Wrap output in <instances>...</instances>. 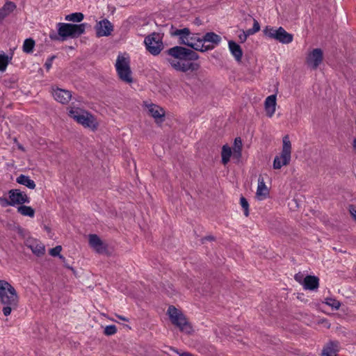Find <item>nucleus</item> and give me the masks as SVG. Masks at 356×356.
<instances>
[{
	"label": "nucleus",
	"instance_id": "5",
	"mask_svg": "<svg viewBox=\"0 0 356 356\" xmlns=\"http://www.w3.org/2000/svg\"><path fill=\"white\" fill-rule=\"evenodd\" d=\"M291 158V143L288 135L282 138V148L280 155L276 156L273 161V168L278 170L289 164Z\"/></svg>",
	"mask_w": 356,
	"mask_h": 356
},
{
	"label": "nucleus",
	"instance_id": "24",
	"mask_svg": "<svg viewBox=\"0 0 356 356\" xmlns=\"http://www.w3.org/2000/svg\"><path fill=\"white\" fill-rule=\"evenodd\" d=\"M148 112L156 120L161 119L165 115L163 109L155 104H150L148 106Z\"/></svg>",
	"mask_w": 356,
	"mask_h": 356
},
{
	"label": "nucleus",
	"instance_id": "42",
	"mask_svg": "<svg viewBox=\"0 0 356 356\" xmlns=\"http://www.w3.org/2000/svg\"><path fill=\"white\" fill-rule=\"evenodd\" d=\"M244 33L245 34V35L247 37H248L249 35H252L254 34V31H252V29H248L246 31H244Z\"/></svg>",
	"mask_w": 356,
	"mask_h": 356
},
{
	"label": "nucleus",
	"instance_id": "34",
	"mask_svg": "<svg viewBox=\"0 0 356 356\" xmlns=\"http://www.w3.org/2000/svg\"><path fill=\"white\" fill-rule=\"evenodd\" d=\"M240 202L242 208L244 209V213L246 216H248L249 211H248V202L247 200L244 197H241L240 199Z\"/></svg>",
	"mask_w": 356,
	"mask_h": 356
},
{
	"label": "nucleus",
	"instance_id": "4",
	"mask_svg": "<svg viewBox=\"0 0 356 356\" xmlns=\"http://www.w3.org/2000/svg\"><path fill=\"white\" fill-rule=\"evenodd\" d=\"M69 116L84 127L94 131L98 127L96 118L88 111L79 108H70Z\"/></svg>",
	"mask_w": 356,
	"mask_h": 356
},
{
	"label": "nucleus",
	"instance_id": "25",
	"mask_svg": "<svg viewBox=\"0 0 356 356\" xmlns=\"http://www.w3.org/2000/svg\"><path fill=\"white\" fill-rule=\"evenodd\" d=\"M16 181L21 184L26 186L30 189H34L35 188V184L33 179H31L29 176L24 175H20L16 179Z\"/></svg>",
	"mask_w": 356,
	"mask_h": 356
},
{
	"label": "nucleus",
	"instance_id": "43",
	"mask_svg": "<svg viewBox=\"0 0 356 356\" xmlns=\"http://www.w3.org/2000/svg\"><path fill=\"white\" fill-rule=\"evenodd\" d=\"M117 317L120 319V320H122L124 321H129L128 318L124 317V316H120V315H117Z\"/></svg>",
	"mask_w": 356,
	"mask_h": 356
},
{
	"label": "nucleus",
	"instance_id": "13",
	"mask_svg": "<svg viewBox=\"0 0 356 356\" xmlns=\"http://www.w3.org/2000/svg\"><path fill=\"white\" fill-rule=\"evenodd\" d=\"M95 29L97 37H107L113 31V25L107 19H104L97 22Z\"/></svg>",
	"mask_w": 356,
	"mask_h": 356
},
{
	"label": "nucleus",
	"instance_id": "40",
	"mask_svg": "<svg viewBox=\"0 0 356 356\" xmlns=\"http://www.w3.org/2000/svg\"><path fill=\"white\" fill-rule=\"evenodd\" d=\"M349 211L353 218L356 220V206H350Z\"/></svg>",
	"mask_w": 356,
	"mask_h": 356
},
{
	"label": "nucleus",
	"instance_id": "45",
	"mask_svg": "<svg viewBox=\"0 0 356 356\" xmlns=\"http://www.w3.org/2000/svg\"><path fill=\"white\" fill-rule=\"evenodd\" d=\"M19 148L20 149H22V150L24 149H23V147H22V146H20V145L19 146Z\"/></svg>",
	"mask_w": 356,
	"mask_h": 356
},
{
	"label": "nucleus",
	"instance_id": "6",
	"mask_svg": "<svg viewBox=\"0 0 356 356\" xmlns=\"http://www.w3.org/2000/svg\"><path fill=\"white\" fill-rule=\"evenodd\" d=\"M168 314L172 323L178 327L180 331L189 334L192 332V327L187 321L184 314L174 306H170Z\"/></svg>",
	"mask_w": 356,
	"mask_h": 356
},
{
	"label": "nucleus",
	"instance_id": "2",
	"mask_svg": "<svg viewBox=\"0 0 356 356\" xmlns=\"http://www.w3.org/2000/svg\"><path fill=\"white\" fill-rule=\"evenodd\" d=\"M172 35L179 38V42L195 51L205 52L213 49V47L204 46L200 33H191L188 28L175 29L172 31Z\"/></svg>",
	"mask_w": 356,
	"mask_h": 356
},
{
	"label": "nucleus",
	"instance_id": "39",
	"mask_svg": "<svg viewBox=\"0 0 356 356\" xmlns=\"http://www.w3.org/2000/svg\"><path fill=\"white\" fill-rule=\"evenodd\" d=\"M252 29L254 33H257L260 30V25L256 19H254L253 26Z\"/></svg>",
	"mask_w": 356,
	"mask_h": 356
},
{
	"label": "nucleus",
	"instance_id": "1",
	"mask_svg": "<svg viewBox=\"0 0 356 356\" xmlns=\"http://www.w3.org/2000/svg\"><path fill=\"white\" fill-rule=\"evenodd\" d=\"M189 49L181 46L170 48L168 54L170 56L168 58L170 65L175 70L187 72L197 71L200 65L188 60Z\"/></svg>",
	"mask_w": 356,
	"mask_h": 356
},
{
	"label": "nucleus",
	"instance_id": "30",
	"mask_svg": "<svg viewBox=\"0 0 356 356\" xmlns=\"http://www.w3.org/2000/svg\"><path fill=\"white\" fill-rule=\"evenodd\" d=\"M35 41L32 38H27L24 41L22 49L26 54H31L35 47Z\"/></svg>",
	"mask_w": 356,
	"mask_h": 356
},
{
	"label": "nucleus",
	"instance_id": "41",
	"mask_svg": "<svg viewBox=\"0 0 356 356\" xmlns=\"http://www.w3.org/2000/svg\"><path fill=\"white\" fill-rule=\"evenodd\" d=\"M238 38H239V40L241 42H244L248 37L245 35V34L244 33V31L242 32V33H241L239 35H238Z\"/></svg>",
	"mask_w": 356,
	"mask_h": 356
},
{
	"label": "nucleus",
	"instance_id": "17",
	"mask_svg": "<svg viewBox=\"0 0 356 356\" xmlns=\"http://www.w3.org/2000/svg\"><path fill=\"white\" fill-rule=\"evenodd\" d=\"M89 244L97 252L102 253L106 251V247L101 238L96 234L89 235Z\"/></svg>",
	"mask_w": 356,
	"mask_h": 356
},
{
	"label": "nucleus",
	"instance_id": "29",
	"mask_svg": "<svg viewBox=\"0 0 356 356\" xmlns=\"http://www.w3.org/2000/svg\"><path fill=\"white\" fill-rule=\"evenodd\" d=\"M242 141L240 138H236L234 140V146L233 149V156L239 159L241 156Z\"/></svg>",
	"mask_w": 356,
	"mask_h": 356
},
{
	"label": "nucleus",
	"instance_id": "27",
	"mask_svg": "<svg viewBox=\"0 0 356 356\" xmlns=\"http://www.w3.org/2000/svg\"><path fill=\"white\" fill-rule=\"evenodd\" d=\"M232 149L228 145H223L222 148V162L224 165H226L230 159V157L232 156Z\"/></svg>",
	"mask_w": 356,
	"mask_h": 356
},
{
	"label": "nucleus",
	"instance_id": "14",
	"mask_svg": "<svg viewBox=\"0 0 356 356\" xmlns=\"http://www.w3.org/2000/svg\"><path fill=\"white\" fill-rule=\"evenodd\" d=\"M24 244L38 257L43 255L45 252L44 245L35 238H28L26 239Z\"/></svg>",
	"mask_w": 356,
	"mask_h": 356
},
{
	"label": "nucleus",
	"instance_id": "20",
	"mask_svg": "<svg viewBox=\"0 0 356 356\" xmlns=\"http://www.w3.org/2000/svg\"><path fill=\"white\" fill-rule=\"evenodd\" d=\"M276 95L268 96L265 100V110L266 115L271 118L275 112Z\"/></svg>",
	"mask_w": 356,
	"mask_h": 356
},
{
	"label": "nucleus",
	"instance_id": "35",
	"mask_svg": "<svg viewBox=\"0 0 356 356\" xmlns=\"http://www.w3.org/2000/svg\"><path fill=\"white\" fill-rule=\"evenodd\" d=\"M117 332V328L115 325H107L104 329V334L106 335H113Z\"/></svg>",
	"mask_w": 356,
	"mask_h": 356
},
{
	"label": "nucleus",
	"instance_id": "8",
	"mask_svg": "<svg viewBox=\"0 0 356 356\" xmlns=\"http://www.w3.org/2000/svg\"><path fill=\"white\" fill-rule=\"evenodd\" d=\"M115 68L120 79L127 83H131L133 82L131 76V71L129 67V60L124 56L118 55L116 63Z\"/></svg>",
	"mask_w": 356,
	"mask_h": 356
},
{
	"label": "nucleus",
	"instance_id": "12",
	"mask_svg": "<svg viewBox=\"0 0 356 356\" xmlns=\"http://www.w3.org/2000/svg\"><path fill=\"white\" fill-rule=\"evenodd\" d=\"M323 59V53L321 49L316 48L313 49L306 58V63L307 66L312 69L316 70Z\"/></svg>",
	"mask_w": 356,
	"mask_h": 356
},
{
	"label": "nucleus",
	"instance_id": "18",
	"mask_svg": "<svg viewBox=\"0 0 356 356\" xmlns=\"http://www.w3.org/2000/svg\"><path fill=\"white\" fill-rule=\"evenodd\" d=\"M54 99L61 104H67L71 99L72 95L69 90L56 89L53 92Z\"/></svg>",
	"mask_w": 356,
	"mask_h": 356
},
{
	"label": "nucleus",
	"instance_id": "7",
	"mask_svg": "<svg viewBox=\"0 0 356 356\" xmlns=\"http://www.w3.org/2000/svg\"><path fill=\"white\" fill-rule=\"evenodd\" d=\"M86 24H73L67 23L58 24V33L63 40L67 38H76L85 31Z\"/></svg>",
	"mask_w": 356,
	"mask_h": 356
},
{
	"label": "nucleus",
	"instance_id": "21",
	"mask_svg": "<svg viewBox=\"0 0 356 356\" xmlns=\"http://www.w3.org/2000/svg\"><path fill=\"white\" fill-rule=\"evenodd\" d=\"M16 8V5L12 1H7L2 8H0V24L3 19L9 16Z\"/></svg>",
	"mask_w": 356,
	"mask_h": 356
},
{
	"label": "nucleus",
	"instance_id": "23",
	"mask_svg": "<svg viewBox=\"0 0 356 356\" xmlns=\"http://www.w3.org/2000/svg\"><path fill=\"white\" fill-rule=\"evenodd\" d=\"M228 46L232 56L237 61H240L243 56V51L239 44L232 40H230L228 42Z\"/></svg>",
	"mask_w": 356,
	"mask_h": 356
},
{
	"label": "nucleus",
	"instance_id": "11",
	"mask_svg": "<svg viewBox=\"0 0 356 356\" xmlns=\"http://www.w3.org/2000/svg\"><path fill=\"white\" fill-rule=\"evenodd\" d=\"M9 199L10 200L12 207L16 205H22L25 203H30V197L26 193L21 191L19 189H11L8 193Z\"/></svg>",
	"mask_w": 356,
	"mask_h": 356
},
{
	"label": "nucleus",
	"instance_id": "16",
	"mask_svg": "<svg viewBox=\"0 0 356 356\" xmlns=\"http://www.w3.org/2000/svg\"><path fill=\"white\" fill-rule=\"evenodd\" d=\"M269 195V189L266 186L264 177L259 176L258 178V185L256 192V197L258 200L261 201L266 199Z\"/></svg>",
	"mask_w": 356,
	"mask_h": 356
},
{
	"label": "nucleus",
	"instance_id": "15",
	"mask_svg": "<svg viewBox=\"0 0 356 356\" xmlns=\"http://www.w3.org/2000/svg\"><path fill=\"white\" fill-rule=\"evenodd\" d=\"M202 40L204 46L213 47V49H214L220 43L222 38L214 32H208L204 36H202Z\"/></svg>",
	"mask_w": 356,
	"mask_h": 356
},
{
	"label": "nucleus",
	"instance_id": "38",
	"mask_svg": "<svg viewBox=\"0 0 356 356\" xmlns=\"http://www.w3.org/2000/svg\"><path fill=\"white\" fill-rule=\"evenodd\" d=\"M199 56L195 52L189 49L188 60L191 61V60H197Z\"/></svg>",
	"mask_w": 356,
	"mask_h": 356
},
{
	"label": "nucleus",
	"instance_id": "19",
	"mask_svg": "<svg viewBox=\"0 0 356 356\" xmlns=\"http://www.w3.org/2000/svg\"><path fill=\"white\" fill-rule=\"evenodd\" d=\"M339 352V343L330 341L323 348L321 356H337Z\"/></svg>",
	"mask_w": 356,
	"mask_h": 356
},
{
	"label": "nucleus",
	"instance_id": "26",
	"mask_svg": "<svg viewBox=\"0 0 356 356\" xmlns=\"http://www.w3.org/2000/svg\"><path fill=\"white\" fill-rule=\"evenodd\" d=\"M17 212L24 216L33 218L35 216V210L29 206L21 205L17 207Z\"/></svg>",
	"mask_w": 356,
	"mask_h": 356
},
{
	"label": "nucleus",
	"instance_id": "44",
	"mask_svg": "<svg viewBox=\"0 0 356 356\" xmlns=\"http://www.w3.org/2000/svg\"><path fill=\"white\" fill-rule=\"evenodd\" d=\"M353 148L354 152L356 153V138H355V139L353 140Z\"/></svg>",
	"mask_w": 356,
	"mask_h": 356
},
{
	"label": "nucleus",
	"instance_id": "10",
	"mask_svg": "<svg viewBox=\"0 0 356 356\" xmlns=\"http://www.w3.org/2000/svg\"><path fill=\"white\" fill-rule=\"evenodd\" d=\"M146 49L153 56L159 55L163 49L162 36L158 33H152L145 38Z\"/></svg>",
	"mask_w": 356,
	"mask_h": 356
},
{
	"label": "nucleus",
	"instance_id": "31",
	"mask_svg": "<svg viewBox=\"0 0 356 356\" xmlns=\"http://www.w3.org/2000/svg\"><path fill=\"white\" fill-rule=\"evenodd\" d=\"M84 18V15L81 13H74L66 15L65 20L74 22H80Z\"/></svg>",
	"mask_w": 356,
	"mask_h": 356
},
{
	"label": "nucleus",
	"instance_id": "32",
	"mask_svg": "<svg viewBox=\"0 0 356 356\" xmlns=\"http://www.w3.org/2000/svg\"><path fill=\"white\" fill-rule=\"evenodd\" d=\"M325 303L335 309H338L341 306L339 301L332 298H326Z\"/></svg>",
	"mask_w": 356,
	"mask_h": 356
},
{
	"label": "nucleus",
	"instance_id": "33",
	"mask_svg": "<svg viewBox=\"0 0 356 356\" xmlns=\"http://www.w3.org/2000/svg\"><path fill=\"white\" fill-rule=\"evenodd\" d=\"M62 250V248L60 245H57L54 248H51L49 250V254L53 257L59 256V257L62 259H64V257L60 254V252Z\"/></svg>",
	"mask_w": 356,
	"mask_h": 356
},
{
	"label": "nucleus",
	"instance_id": "37",
	"mask_svg": "<svg viewBox=\"0 0 356 356\" xmlns=\"http://www.w3.org/2000/svg\"><path fill=\"white\" fill-rule=\"evenodd\" d=\"M55 56H51L49 58H48L45 61L44 67L47 70H49L51 67L53 60L55 59Z\"/></svg>",
	"mask_w": 356,
	"mask_h": 356
},
{
	"label": "nucleus",
	"instance_id": "3",
	"mask_svg": "<svg viewBox=\"0 0 356 356\" xmlns=\"http://www.w3.org/2000/svg\"><path fill=\"white\" fill-rule=\"evenodd\" d=\"M0 303L3 305L2 312L4 316L10 315L19 305V296L15 289L6 281L0 284Z\"/></svg>",
	"mask_w": 356,
	"mask_h": 356
},
{
	"label": "nucleus",
	"instance_id": "22",
	"mask_svg": "<svg viewBox=\"0 0 356 356\" xmlns=\"http://www.w3.org/2000/svg\"><path fill=\"white\" fill-rule=\"evenodd\" d=\"M319 280L316 276L307 275L303 281V286L305 289L314 290L318 287Z\"/></svg>",
	"mask_w": 356,
	"mask_h": 356
},
{
	"label": "nucleus",
	"instance_id": "9",
	"mask_svg": "<svg viewBox=\"0 0 356 356\" xmlns=\"http://www.w3.org/2000/svg\"><path fill=\"white\" fill-rule=\"evenodd\" d=\"M266 37L274 39L282 44H289L293 41V35L287 33L282 27L275 29L267 26L263 30Z\"/></svg>",
	"mask_w": 356,
	"mask_h": 356
},
{
	"label": "nucleus",
	"instance_id": "46",
	"mask_svg": "<svg viewBox=\"0 0 356 356\" xmlns=\"http://www.w3.org/2000/svg\"><path fill=\"white\" fill-rule=\"evenodd\" d=\"M208 239H209V240H212V239H213V238H212V237H211V236H209V237H208Z\"/></svg>",
	"mask_w": 356,
	"mask_h": 356
},
{
	"label": "nucleus",
	"instance_id": "28",
	"mask_svg": "<svg viewBox=\"0 0 356 356\" xmlns=\"http://www.w3.org/2000/svg\"><path fill=\"white\" fill-rule=\"evenodd\" d=\"M12 58V55L9 56L4 53L0 54V72H4L6 70L7 65Z\"/></svg>",
	"mask_w": 356,
	"mask_h": 356
},
{
	"label": "nucleus",
	"instance_id": "36",
	"mask_svg": "<svg viewBox=\"0 0 356 356\" xmlns=\"http://www.w3.org/2000/svg\"><path fill=\"white\" fill-rule=\"evenodd\" d=\"M0 205L2 207H7L9 206H12V204L9 197L7 198L6 197H0Z\"/></svg>",
	"mask_w": 356,
	"mask_h": 356
}]
</instances>
